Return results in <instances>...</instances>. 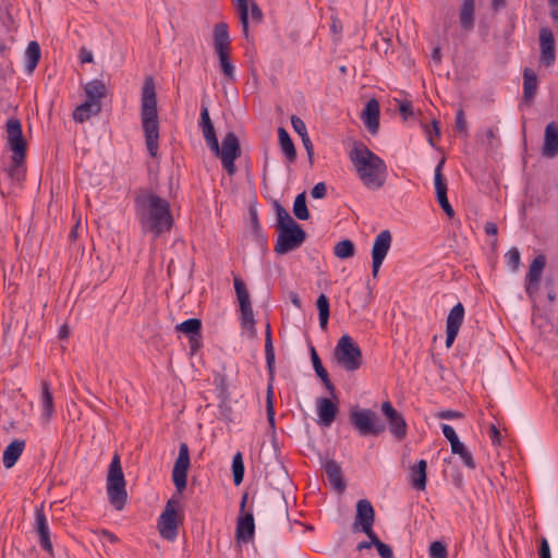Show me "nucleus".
<instances>
[{
  "instance_id": "nucleus-1",
  "label": "nucleus",
  "mask_w": 558,
  "mask_h": 558,
  "mask_svg": "<svg viewBox=\"0 0 558 558\" xmlns=\"http://www.w3.org/2000/svg\"><path fill=\"white\" fill-rule=\"evenodd\" d=\"M134 211L142 232L151 233L155 239L169 232L173 226L170 203L149 190L136 191Z\"/></svg>"
},
{
  "instance_id": "nucleus-2",
  "label": "nucleus",
  "mask_w": 558,
  "mask_h": 558,
  "mask_svg": "<svg viewBox=\"0 0 558 558\" xmlns=\"http://www.w3.org/2000/svg\"><path fill=\"white\" fill-rule=\"evenodd\" d=\"M356 174L368 190L381 189L387 180L388 167L384 159L371 150L364 143L354 142L349 151Z\"/></svg>"
},
{
  "instance_id": "nucleus-3",
  "label": "nucleus",
  "mask_w": 558,
  "mask_h": 558,
  "mask_svg": "<svg viewBox=\"0 0 558 558\" xmlns=\"http://www.w3.org/2000/svg\"><path fill=\"white\" fill-rule=\"evenodd\" d=\"M141 122L147 150L151 157H157L159 148V119L156 84L153 76L145 77L142 86Z\"/></svg>"
},
{
  "instance_id": "nucleus-4",
  "label": "nucleus",
  "mask_w": 558,
  "mask_h": 558,
  "mask_svg": "<svg viewBox=\"0 0 558 558\" xmlns=\"http://www.w3.org/2000/svg\"><path fill=\"white\" fill-rule=\"evenodd\" d=\"M107 495L110 505L121 511L128 500L126 482L121 466V459L114 453L107 474Z\"/></svg>"
},
{
  "instance_id": "nucleus-5",
  "label": "nucleus",
  "mask_w": 558,
  "mask_h": 558,
  "mask_svg": "<svg viewBox=\"0 0 558 558\" xmlns=\"http://www.w3.org/2000/svg\"><path fill=\"white\" fill-rule=\"evenodd\" d=\"M336 363L347 372H355L363 364L361 348L349 335H343L333 349Z\"/></svg>"
},
{
  "instance_id": "nucleus-6",
  "label": "nucleus",
  "mask_w": 558,
  "mask_h": 558,
  "mask_svg": "<svg viewBox=\"0 0 558 558\" xmlns=\"http://www.w3.org/2000/svg\"><path fill=\"white\" fill-rule=\"evenodd\" d=\"M350 424L360 436H379L386 430V424L372 409L354 408L349 413Z\"/></svg>"
},
{
  "instance_id": "nucleus-7",
  "label": "nucleus",
  "mask_w": 558,
  "mask_h": 558,
  "mask_svg": "<svg viewBox=\"0 0 558 558\" xmlns=\"http://www.w3.org/2000/svg\"><path fill=\"white\" fill-rule=\"evenodd\" d=\"M8 145L12 150V165L10 168L11 177L19 172L26 155V141L23 136L21 121L16 118H10L7 121Z\"/></svg>"
},
{
  "instance_id": "nucleus-8",
  "label": "nucleus",
  "mask_w": 558,
  "mask_h": 558,
  "mask_svg": "<svg viewBox=\"0 0 558 558\" xmlns=\"http://www.w3.org/2000/svg\"><path fill=\"white\" fill-rule=\"evenodd\" d=\"M221 159L222 168L229 175L236 172L235 160L241 156V146L238 136L233 132H228L222 138L221 146L217 149H210Z\"/></svg>"
},
{
  "instance_id": "nucleus-9",
  "label": "nucleus",
  "mask_w": 558,
  "mask_h": 558,
  "mask_svg": "<svg viewBox=\"0 0 558 558\" xmlns=\"http://www.w3.org/2000/svg\"><path fill=\"white\" fill-rule=\"evenodd\" d=\"M306 233L299 223L283 227L278 230V238L275 244V253L283 255L298 250L305 241Z\"/></svg>"
},
{
  "instance_id": "nucleus-10",
  "label": "nucleus",
  "mask_w": 558,
  "mask_h": 558,
  "mask_svg": "<svg viewBox=\"0 0 558 558\" xmlns=\"http://www.w3.org/2000/svg\"><path fill=\"white\" fill-rule=\"evenodd\" d=\"M265 357L266 365L269 373V383L267 387V396H266V414L267 421L271 428H275V408H274V376H275V350L272 345V338L270 335L265 337Z\"/></svg>"
},
{
  "instance_id": "nucleus-11",
  "label": "nucleus",
  "mask_w": 558,
  "mask_h": 558,
  "mask_svg": "<svg viewBox=\"0 0 558 558\" xmlns=\"http://www.w3.org/2000/svg\"><path fill=\"white\" fill-rule=\"evenodd\" d=\"M190 468V451L189 446L182 442L179 448V454L174 462L172 470V481L179 493L186 488L187 471Z\"/></svg>"
},
{
  "instance_id": "nucleus-12",
  "label": "nucleus",
  "mask_w": 558,
  "mask_h": 558,
  "mask_svg": "<svg viewBox=\"0 0 558 558\" xmlns=\"http://www.w3.org/2000/svg\"><path fill=\"white\" fill-rule=\"evenodd\" d=\"M545 266L546 256L544 254L537 255L530 264L529 271L524 279V289L531 301L535 300Z\"/></svg>"
},
{
  "instance_id": "nucleus-13",
  "label": "nucleus",
  "mask_w": 558,
  "mask_h": 558,
  "mask_svg": "<svg viewBox=\"0 0 558 558\" xmlns=\"http://www.w3.org/2000/svg\"><path fill=\"white\" fill-rule=\"evenodd\" d=\"M392 242V235L389 230H383L376 238L372 248V275L378 276L379 268L383 265Z\"/></svg>"
},
{
  "instance_id": "nucleus-14",
  "label": "nucleus",
  "mask_w": 558,
  "mask_h": 558,
  "mask_svg": "<svg viewBox=\"0 0 558 558\" xmlns=\"http://www.w3.org/2000/svg\"><path fill=\"white\" fill-rule=\"evenodd\" d=\"M175 505L177 501L169 500L158 521L159 533L168 541H173L178 535L179 523L177 520Z\"/></svg>"
},
{
  "instance_id": "nucleus-15",
  "label": "nucleus",
  "mask_w": 558,
  "mask_h": 558,
  "mask_svg": "<svg viewBox=\"0 0 558 558\" xmlns=\"http://www.w3.org/2000/svg\"><path fill=\"white\" fill-rule=\"evenodd\" d=\"M375 523V510L372 502L367 499H360L356 502V514L353 523V531H360L365 534L372 533Z\"/></svg>"
},
{
  "instance_id": "nucleus-16",
  "label": "nucleus",
  "mask_w": 558,
  "mask_h": 558,
  "mask_svg": "<svg viewBox=\"0 0 558 558\" xmlns=\"http://www.w3.org/2000/svg\"><path fill=\"white\" fill-rule=\"evenodd\" d=\"M381 412L386 416L389 430L397 440H402L408 434V424L403 415L397 411L390 401L381 404Z\"/></svg>"
},
{
  "instance_id": "nucleus-17",
  "label": "nucleus",
  "mask_w": 558,
  "mask_h": 558,
  "mask_svg": "<svg viewBox=\"0 0 558 558\" xmlns=\"http://www.w3.org/2000/svg\"><path fill=\"white\" fill-rule=\"evenodd\" d=\"M34 531L39 536V545L50 556L53 555V547L50 538V529L44 510V504L35 508Z\"/></svg>"
},
{
  "instance_id": "nucleus-18",
  "label": "nucleus",
  "mask_w": 558,
  "mask_h": 558,
  "mask_svg": "<svg viewBox=\"0 0 558 558\" xmlns=\"http://www.w3.org/2000/svg\"><path fill=\"white\" fill-rule=\"evenodd\" d=\"M464 306L461 302L457 303L449 312L446 319V347L450 348L464 320Z\"/></svg>"
},
{
  "instance_id": "nucleus-19",
  "label": "nucleus",
  "mask_w": 558,
  "mask_h": 558,
  "mask_svg": "<svg viewBox=\"0 0 558 558\" xmlns=\"http://www.w3.org/2000/svg\"><path fill=\"white\" fill-rule=\"evenodd\" d=\"M238 9L240 23L242 26V34L247 39L250 36L248 32V10H251L252 20L256 23L262 22L263 12L255 1L248 3V0H232Z\"/></svg>"
},
{
  "instance_id": "nucleus-20",
  "label": "nucleus",
  "mask_w": 558,
  "mask_h": 558,
  "mask_svg": "<svg viewBox=\"0 0 558 558\" xmlns=\"http://www.w3.org/2000/svg\"><path fill=\"white\" fill-rule=\"evenodd\" d=\"M539 62L545 66H551L556 61V47L553 31L549 27L539 29Z\"/></svg>"
},
{
  "instance_id": "nucleus-21",
  "label": "nucleus",
  "mask_w": 558,
  "mask_h": 558,
  "mask_svg": "<svg viewBox=\"0 0 558 558\" xmlns=\"http://www.w3.org/2000/svg\"><path fill=\"white\" fill-rule=\"evenodd\" d=\"M318 423L322 426L329 427L336 420L339 412L338 404L329 398H318L316 401Z\"/></svg>"
},
{
  "instance_id": "nucleus-22",
  "label": "nucleus",
  "mask_w": 558,
  "mask_h": 558,
  "mask_svg": "<svg viewBox=\"0 0 558 558\" xmlns=\"http://www.w3.org/2000/svg\"><path fill=\"white\" fill-rule=\"evenodd\" d=\"M542 155L550 159L558 156V124L554 121L545 128Z\"/></svg>"
},
{
  "instance_id": "nucleus-23",
  "label": "nucleus",
  "mask_w": 558,
  "mask_h": 558,
  "mask_svg": "<svg viewBox=\"0 0 558 558\" xmlns=\"http://www.w3.org/2000/svg\"><path fill=\"white\" fill-rule=\"evenodd\" d=\"M199 128L208 148L218 150V138L216 135L215 126L209 117L208 107L205 105H202L201 108Z\"/></svg>"
},
{
  "instance_id": "nucleus-24",
  "label": "nucleus",
  "mask_w": 558,
  "mask_h": 558,
  "mask_svg": "<svg viewBox=\"0 0 558 558\" xmlns=\"http://www.w3.org/2000/svg\"><path fill=\"white\" fill-rule=\"evenodd\" d=\"M255 533V523L252 512L241 514L238 519L235 537L239 543H248L253 539Z\"/></svg>"
},
{
  "instance_id": "nucleus-25",
  "label": "nucleus",
  "mask_w": 558,
  "mask_h": 558,
  "mask_svg": "<svg viewBox=\"0 0 558 558\" xmlns=\"http://www.w3.org/2000/svg\"><path fill=\"white\" fill-rule=\"evenodd\" d=\"M379 114H380L379 102L375 98H372L371 100L367 101V104L363 110V113H362V119H363L367 130L372 134H376L379 129Z\"/></svg>"
},
{
  "instance_id": "nucleus-26",
  "label": "nucleus",
  "mask_w": 558,
  "mask_h": 558,
  "mask_svg": "<svg viewBox=\"0 0 558 558\" xmlns=\"http://www.w3.org/2000/svg\"><path fill=\"white\" fill-rule=\"evenodd\" d=\"M323 468L332 488L338 493H343L345 489V483L343 481L341 466L338 462L332 459L327 460Z\"/></svg>"
},
{
  "instance_id": "nucleus-27",
  "label": "nucleus",
  "mask_w": 558,
  "mask_h": 558,
  "mask_svg": "<svg viewBox=\"0 0 558 558\" xmlns=\"http://www.w3.org/2000/svg\"><path fill=\"white\" fill-rule=\"evenodd\" d=\"M409 476L414 489L418 492L425 490L427 482V462L423 459L418 460L410 469Z\"/></svg>"
},
{
  "instance_id": "nucleus-28",
  "label": "nucleus",
  "mask_w": 558,
  "mask_h": 558,
  "mask_svg": "<svg viewBox=\"0 0 558 558\" xmlns=\"http://www.w3.org/2000/svg\"><path fill=\"white\" fill-rule=\"evenodd\" d=\"M311 359H312L313 367H314L316 375L320 378V380L323 381L324 386L329 391L331 397L337 400L335 385L330 380L329 374L326 371V368L323 366L320 357L318 356V354L313 345L311 347Z\"/></svg>"
},
{
  "instance_id": "nucleus-29",
  "label": "nucleus",
  "mask_w": 558,
  "mask_h": 558,
  "mask_svg": "<svg viewBox=\"0 0 558 558\" xmlns=\"http://www.w3.org/2000/svg\"><path fill=\"white\" fill-rule=\"evenodd\" d=\"M230 36L227 23H217L214 27V48L216 53L230 51Z\"/></svg>"
},
{
  "instance_id": "nucleus-30",
  "label": "nucleus",
  "mask_w": 558,
  "mask_h": 558,
  "mask_svg": "<svg viewBox=\"0 0 558 558\" xmlns=\"http://www.w3.org/2000/svg\"><path fill=\"white\" fill-rule=\"evenodd\" d=\"M84 92L86 100L93 104H101V100L107 96L106 84L98 78L87 82Z\"/></svg>"
},
{
  "instance_id": "nucleus-31",
  "label": "nucleus",
  "mask_w": 558,
  "mask_h": 558,
  "mask_svg": "<svg viewBox=\"0 0 558 558\" xmlns=\"http://www.w3.org/2000/svg\"><path fill=\"white\" fill-rule=\"evenodd\" d=\"M25 448V441L20 439H14L10 442L3 451L2 462L7 469H11L21 457L23 450Z\"/></svg>"
},
{
  "instance_id": "nucleus-32",
  "label": "nucleus",
  "mask_w": 558,
  "mask_h": 558,
  "mask_svg": "<svg viewBox=\"0 0 558 558\" xmlns=\"http://www.w3.org/2000/svg\"><path fill=\"white\" fill-rule=\"evenodd\" d=\"M101 104H93L90 101L85 100L83 104H81L74 109L72 117L75 122L83 123L87 121L90 117L99 114L101 112Z\"/></svg>"
},
{
  "instance_id": "nucleus-33",
  "label": "nucleus",
  "mask_w": 558,
  "mask_h": 558,
  "mask_svg": "<svg viewBox=\"0 0 558 558\" xmlns=\"http://www.w3.org/2000/svg\"><path fill=\"white\" fill-rule=\"evenodd\" d=\"M537 75L531 68L523 71V98L526 102H532L537 93Z\"/></svg>"
},
{
  "instance_id": "nucleus-34",
  "label": "nucleus",
  "mask_w": 558,
  "mask_h": 558,
  "mask_svg": "<svg viewBox=\"0 0 558 558\" xmlns=\"http://www.w3.org/2000/svg\"><path fill=\"white\" fill-rule=\"evenodd\" d=\"M40 403L43 407L44 417L49 420L54 413V403L50 383L45 379L41 380Z\"/></svg>"
},
{
  "instance_id": "nucleus-35",
  "label": "nucleus",
  "mask_w": 558,
  "mask_h": 558,
  "mask_svg": "<svg viewBox=\"0 0 558 558\" xmlns=\"http://www.w3.org/2000/svg\"><path fill=\"white\" fill-rule=\"evenodd\" d=\"M474 0H463L460 9L459 19L461 27L466 32L472 31L474 28Z\"/></svg>"
},
{
  "instance_id": "nucleus-36",
  "label": "nucleus",
  "mask_w": 558,
  "mask_h": 558,
  "mask_svg": "<svg viewBox=\"0 0 558 558\" xmlns=\"http://www.w3.org/2000/svg\"><path fill=\"white\" fill-rule=\"evenodd\" d=\"M278 138L282 153L286 155L289 161L293 162L296 159V149L284 128L278 129Z\"/></svg>"
},
{
  "instance_id": "nucleus-37",
  "label": "nucleus",
  "mask_w": 558,
  "mask_h": 558,
  "mask_svg": "<svg viewBox=\"0 0 558 558\" xmlns=\"http://www.w3.org/2000/svg\"><path fill=\"white\" fill-rule=\"evenodd\" d=\"M41 57L40 46L37 41L33 40L28 44L25 50V59H26V71L28 73H33L36 69Z\"/></svg>"
},
{
  "instance_id": "nucleus-38",
  "label": "nucleus",
  "mask_w": 558,
  "mask_h": 558,
  "mask_svg": "<svg viewBox=\"0 0 558 558\" xmlns=\"http://www.w3.org/2000/svg\"><path fill=\"white\" fill-rule=\"evenodd\" d=\"M316 307L318 311L319 327L322 330H327L328 319L330 315L329 300L322 293L316 300Z\"/></svg>"
},
{
  "instance_id": "nucleus-39",
  "label": "nucleus",
  "mask_w": 558,
  "mask_h": 558,
  "mask_svg": "<svg viewBox=\"0 0 558 558\" xmlns=\"http://www.w3.org/2000/svg\"><path fill=\"white\" fill-rule=\"evenodd\" d=\"M445 165V158H441L435 168V190L437 199L447 196V182L441 171Z\"/></svg>"
},
{
  "instance_id": "nucleus-40",
  "label": "nucleus",
  "mask_w": 558,
  "mask_h": 558,
  "mask_svg": "<svg viewBox=\"0 0 558 558\" xmlns=\"http://www.w3.org/2000/svg\"><path fill=\"white\" fill-rule=\"evenodd\" d=\"M255 318L252 305L240 307V325L243 329L248 330L252 335L256 333Z\"/></svg>"
},
{
  "instance_id": "nucleus-41",
  "label": "nucleus",
  "mask_w": 558,
  "mask_h": 558,
  "mask_svg": "<svg viewBox=\"0 0 558 558\" xmlns=\"http://www.w3.org/2000/svg\"><path fill=\"white\" fill-rule=\"evenodd\" d=\"M177 331L183 332L187 337L198 336L202 332V322L198 318H189L175 326Z\"/></svg>"
},
{
  "instance_id": "nucleus-42",
  "label": "nucleus",
  "mask_w": 558,
  "mask_h": 558,
  "mask_svg": "<svg viewBox=\"0 0 558 558\" xmlns=\"http://www.w3.org/2000/svg\"><path fill=\"white\" fill-rule=\"evenodd\" d=\"M451 452L453 454H458L460 459L462 460V463L470 470L475 469V461L473 459L472 453L466 449L463 442H454V445L451 447Z\"/></svg>"
},
{
  "instance_id": "nucleus-43",
  "label": "nucleus",
  "mask_w": 558,
  "mask_h": 558,
  "mask_svg": "<svg viewBox=\"0 0 558 558\" xmlns=\"http://www.w3.org/2000/svg\"><path fill=\"white\" fill-rule=\"evenodd\" d=\"M233 284L238 296L239 306L244 307L246 305H252L250 293L244 281L239 276H235L233 279Z\"/></svg>"
},
{
  "instance_id": "nucleus-44",
  "label": "nucleus",
  "mask_w": 558,
  "mask_h": 558,
  "mask_svg": "<svg viewBox=\"0 0 558 558\" xmlns=\"http://www.w3.org/2000/svg\"><path fill=\"white\" fill-rule=\"evenodd\" d=\"M245 466L243 462V456L238 451L232 459V476L234 485L239 486L244 478Z\"/></svg>"
},
{
  "instance_id": "nucleus-45",
  "label": "nucleus",
  "mask_w": 558,
  "mask_h": 558,
  "mask_svg": "<svg viewBox=\"0 0 558 558\" xmlns=\"http://www.w3.org/2000/svg\"><path fill=\"white\" fill-rule=\"evenodd\" d=\"M230 51L217 53L219 58L220 69L227 80L233 82L235 80L234 65L230 61Z\"/></svg>"
},
{
  "instance_id": "nucleus-46",
  "label": "nucleus",
  "mask_w": 558,
  "mask_h": 558,
  "mask_svg": "<svg viewBox=\"0 0 558 558\" xmlns=\"http://www.w3.org/2000/svg\"><path fill=\"white\" fill-rule=\"evenodd\" d=\"M355 253L354 243L351 240H342L333 247V254L341 259L350 258Z\"/></svg>"
},
{
  "instance_id": "nucleus-47",
  "label": "nucleus",
  "mask_w": 558,
  "mask_h": 558,
  "mask_svg": "<svg viewBox=\"0 0 558 558\" xmlns=\"http://www.w3.org/2000/svg\"><path fill=\"white\" fill-rule=\"evenodd\" d=\"M293 213L300 220H307L310 218V211L306 206L305 192L300 193L293 203Z\"/></svg>"
},
{
  "instance_id": "nucleus-48",
  "label": "nucleus",
  "mask_w": 558,
  "mask_h": 558,
  "mask_svg": "<svg viewBox=\"0 0 558 558\" xmlns=\"http://www.w3.org/2000/svg\"><path fill=\"white\" fill-rule=\"evenodd\" d=\"M275 210H276V228L277 230L283 229V227H290L293 223H296L291 215L278 203L275 202Z\"/></svg>"
},
{
  "instance_id": "nucleus-49",
  "label": "nucleus",
  "mask_w": 558,
  "mask_h": 558,
  "mask_svg": "<svg viewBox=\"0 0 558 558\" xmlns=\"http://www.w3.org/2000/svg\"><path fill=\"white\" fill-rule=\"evenodd\" d=\"M506 264L512 271H518L521 265V255L517 247H511L505 255Z\"/></svg>"
},
{
  "instance_id": "nucleus-50",
  "label": "nucleus",
  "mask_w": 558,
  "mask_h": 558,
  "mask_svg": "<svg viewBox=\"0 0 558 558\" xmlns=\"http://www.w3.org/2000/svg\"><path fill=\"white\" fill-rule=\"evenodd\" d=\"M448 551L445 543L440 541H435L429 546V557L430 558H447Z\"/></svg>"
},
{
  "instance_id": "nucleus-51",
  "label": "nucleus",
  "mask_w": 558,
  "mask_h": 558,
  "mask_svg": "<svg viewBox=\"0 0 558 558\" xmlns=\"http://www.w3.org/2000/svg\"><path fill=\"white\" fill-rule=\"evenodd\" d=\"M373 543L380 558H395L392 548L383 543L379 537H377V539H373Z\"/></svg>"
},
{
  "instance_id": "nucleus-52",
  "label": "nucleus",
  "mask_w": 558,
  "mask_h": 558,
  "mask_svg": "<svg viewBox=\"0 0 558 558\" xmlns=\"http://www.w3.org/2000/svg\"><path fill=\"white\" fill-rule=\"evenodd\" d=\"M456 130L459 133H463L464 135H468V122L465 119L464 110L462 108H459L456 113Z\"/></svg>"
},
{
  "instance_id": "nucleus-53",
  "label": "nucleus",
  "mask_w": 558,
  "mask_h": 558,
  "mask_svg": "<svg viewBox=\"0 0 558 558\" xmlns=\"http://www.w3.org/2000/svg\"><path fill=\"white\" fill-rule=\"evenodd\" d=\"M478 141L486 146H493L494 141L497 140L495 130L489 128L477 134Z\"/></svg>"
},
{
  "instance_id": "nucleus-54",
  "label": "nucleus",
  "mask_w": 558,
  "mask_h": 558,
  "mask_svg": "<svg viewBox=\"0 0 558 558\" xmlns=\"http://www.w3.org/2000/svg\"><path fill=\"white\" fill-rule=\"evenodd\" d=\"M425 133L427 135L428 143L434 147L435 146L434 136H436V137L440 136V130L438 126V122L433 121V123L430 125L426 124Z\"/></svg>"
},
{
  "instance_id": "nucleus-55",
  "label": "nucleus",
  "mask_w": 558,
  "mask_h": 558,
  "mask_svg": "<svg viewBox=\"0 0 558 558\" xmlns=\"http://www.w3.org/2000/svg\"><path fill=\"white\" fill-rule=\"evenodd\" d=\"M291 124H292V128L293 130L301 136V137H305L307 134V129H306V125L304 123V121L296 117V116H292L291 117Z\"/></svg>"
},
{
  "instance_id": "nucleus-56",
  "label": "nucleus",
  "mask_w": 558,
  "mask_h": 558,
  "mask_svg": "<svg viewBox=\"0 0 558 558\" xmlns=\"http://www.w3.org/2000/svg\"><path fill=\"white\" fill-rule=\"evenodd\" d=\"M250 219L253 232L256 236H260L262 234V226L258 221V214L255 207H250Z\"/></svg>"
},
{
  "instance_id": "nucleus-57",
  "label": "nucleus",
  "mask_w": 558,
  "mask_h": 558,
  "mask_svg": "<svg viewBox=\"0 0 558 558\" xmlns=\"http://www.w3.org/2000/svg\"><path fill=\"white\" fill-rule=\"evenodd\" d=\"M441 430H442L444 436L449 440L451 447L454 445V442L460 441V439H459L458 435L456 434V430L453 429L452 426H450L448 424H442Z\"/></svg>"
},
{
  "instance_id": "nucleus-58",
  "label": "nucleus",
  "mask_w": 558,
  "mask_h": 558,
  "mask_svg": "<svg viewBox=\"0 0 558 558\" xmlns=\"http://www.w3.org/2000/svg\"><path fill=\"white\" fill-rule=\"evenodd\" d=\"M312 197L314 198H324L327 194V186L324 182H318L312 189Z\"/></svg>"
},
{
  "instance_id": "nucleus-59",
  "label": "nucleus",
  "mask_w": 558,
  "mask_h": 558,
  "mask_svg": "<svg viewBox=\"0 0 558 558\" xmlns=\"http://www.w3.org/2000/svg\"><path fill=\"white\" fill-rule=\"evenodd\" d=\"M189 345L192 354H195L202 347V332L198 336H190Z\"/></svg>"
},
{
  "instance_id": "nucleus-60",
  "label": "nucleus",
  "mask_w": 558,
  "mask_h": 558,
  "mask_svg": "<svg viewBox=\"0 0 558 558\" xmlns=\"http://www.w3.org/2000/svg\"><path fill=\"white\" fill-rule=\"evenodd\" d=\"M366 536L369 538V541L360 542L356 545V549L359 551L364 550V549H369L372 546H374L373 539H377V537H378L374 531H372V533L369 532V534H366Z\"/></svg>"
},
{
  "instance_id": "nucleus-61",
  "label": "nucleus",
  "mask_w": 558,
  "mask_h": 558,
  "mask_svg": "<svg viewBox=\"0 0 558 558\" xmlns=\"http://www.w3.org/2000/svg\"><path fill=\"white\" fill-rule=\"evenodd\" d=\"M489 438L493 442V445H499L501 442V433L496 427V425L492 424L488 430Z\"/></svg>"
},
{
  "instance_id": "nucleus-62",
  "label": "nucleus",
  "mask_w": 558,
  "mask_h": 558,
  "mask_svg": "<svg viewBox=\"0 0 558 558\" xmlns=\"http://www.w3.org/2000/svg\"><path fill=\"white\" fill-rule=\"evenodd\" d=\"M438 203H439V206L442 208V210L450 217L452 218L454 216V210L452 208V206L450 205L449 201H448V197H441V198H438L437 199Z\"/></svg>"
},
{
  "instance_id": "nucleus-63",
  "label": "nucleus",
  "mask_w": 558,
  "mask_h": 558,
  "mask_svg": "<svg viewBox=\"0 0 558 558\" xmlns=\"http://www.w3.org/2000/svg\"><path fill=\"white\" fill-rule=\"evenodd\" d=\"M538 555H539V558H551L549 544L545 537H543L541 541Z\"/></svg>"
},
{
  "instance_id": "nucleus-64",
  "label": "nucleus",
  "mask_w": 558,
  "mask_h": 558,
  "mask_svg": "<svg viewBox=\"0 0 558 558\" xmlns=\"http://www.w3.org/2000/svg\"><path fill=\"white\" fill-rule=\"evenodd\" d=\"M462 416L461 412L453 410H445L438 413V417L444 420L461 418Z\"/></svg>"
}]
</instances>
